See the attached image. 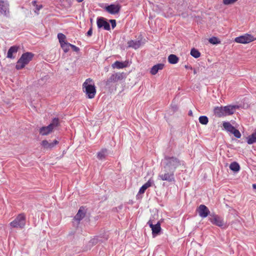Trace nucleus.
I'll use <instances>...</instances> for the list:
<instances>
[{"mask_svg":"<svg viewBox=\"0 0 256 256\" xmlns=\"http://www.w3.org/2000/svg\"><path fill=\"white\" fill-rule=\"evenodd\" d=\"M162 163L164 172H175L176 170L180 165H184V162L180 160L174 156H165Z\"/></svg>","mask_w":256,"mask_h":256,"instance_id":"1","label":"nucleus"},{"mask_svg":"<svg viewBox=\"0 0 256 256\" xmlns=\"http://www.w3.org/2000/svg\"><path fill=\"white\" fill-rule=\"evenodd\" d=\"M84 92L86 96L90 99L93 98L96 94V89L93 80L90 78L86 79L82 84Z\"/></svg>","mask_w":256,"mask_h":256,"instance_id":"2","label":"nucleus"},{"mask_svg":"<svg viewBox=\"0 0 256 256\" xmlns=\"http://www.w3.org/2000/svg\"><path fill=\"white\" fill-rule=\"evenodd\" d=\"M34 56V54L30 52L24 53L18 60L16 66V68L17 70L23 68L32 60Z\"/></svg>","mask_w":256,"mask_h":256,"instance_id":"3","label":"nucleus"},{"mask_svg":"<svg viewBox=\"0 0 256 256\" xmlns=\"http://www.w3.org/2000/svg\"><path fill=\"white\" fill-rule=\"evenodd\" d=\"M26 222L25 215L23 214H20L10 223V226L14 228H22L26 225Z\"/></svg>","mask_w":256,"mask_h":256,"instance_id":"4","label":"nucleus"},{"mask_svg":"<svg viewBox=\"0 0 256 256\" xmlns=\"http://www.w3.org/2000/svg\"><path fill=\"white\" fill-rule=\"evenodd\" d=\"M147 224L152 228V234L154 236L158 234L161 230L160 224V222H156L154 216L150 218Z\"/></svg>","mask_w":256,"mask_h":256,"instance_id":"5","label":"nucleus"},{"mask_svg":"<svg viewBox=\"0 0 256 256\" xmlns=\"http://www.w3.org/2000/svg\"><path fill=\"white\" fill-rule=\"evenodd\" d=\"M208 220L212 224L216 226L221 228H225V224L224 218L214 213L210 214Z\"/></svg>","mask_w":256,"mask_h":256,"instance_id":"6","label":"nucleus"},{"mask_svg":"<svg viewBox=\"0 0 256 256\" xmlns=\"http://www.w3.org/2000/svg\"><path fill=\"white\" fill-rule=\"evenodd\" d=\"M254 40V38L252 36L249 34H246L243 36H241L236 37L234 39V41L240 44H246L252 42Z\"/></svg>","mask_w":256,"mask_h":256,"instance_id":"7","label":"nucleus"},{"mask_svg":"<svg viewBox=\"0 0 256 256\" xmlns=\"http://www.w3.org/2000/svg\"><path fill=\"white\" fill-rule=\"evenodd\" d=\"M164 174H160L158 175V178L160 180L164 181H167L168 182H172L174 181V172L172 171H167Z\"/></svg>","mask_w":256,"mask_h":256,"instance_id":"8","label":"nucleus"},{"mask_svg":"<svg viewBox=\"0 0 256 256\" xmlns=\"http://www.w3.org/2000/svg\"><path fill=\"white\" fill-rule=\"evenodd\" d=\"M121 6L119 4H110L104 8L105 10L111 14H118L120 10Z\"/></svg>","mask_w":256,"mask_h":256,"instance_id":"9","label":"nucleus"},{"mask_svg":"<svg viewBox=\"0 0 256 256\" xmlns=\"http://www.w3.org/2000/svg\"><path fill=\"white\" fill-rule=\"evenodd\" d=\"M198 212L199 216L202 218H206L211 214L208 208L204 204H200L198 206Z\"/></svg>","mask_w":256,"mask_h":256,"instance_id":"10","label":"nucleus"},{"mask_svg":"<svg viewBox=\"0 0 256 256\" xmlns=\"http://www.w3.org/2000/svg\"><path fill=\"white\" fill-rule=\"evenodd\" d=\"M96 23L98 28H104V29L106 30H110V29L109 23L104 18H98Z\"/></svg>","mask_w":256,"mask_h":256,"instance_id":"11","label":"nucleus"},{"mask_svg":"<svg viewBox=\"0 0 256 256\" xmlns=\"http://www.w3.org/2000/svg\"><path fill=\"white\" fill-rule=\"evenodd\" d=\"M9 14V4L6 1H0V14L8 16Z\"/></svg>","mask_w":256,"mask_h":256,"instance_id":"12","label":"nucleus"},{"mask_svg":"<svg viewBox=\"0 0 256 256\" xmlns=\"http://www.w3.org/2000/svg\"><path fill=\"white\" fill-rule=\"evenodd\" d=\"M122 74L116 73L112 74L106 80V84L109 85L110 83L117 82L122 80Z\"/></svg>","mask_w":256,"mask_h":256,"instance_id":"13","label":"nucleus"},{"mask_svg":"<svg viewBox=\"0 0 256 256\" xmlns=\"http://www.w3.org/2000/svg\"><path fill=\"white\" fill-rule=\"evenodd\" d=\"M58 143V142L55 140L52 142H48L46 140H44L42 142L41 144L44 148L51 149Z\"/></svg>","mask_w":256,"mask_h":256,"instance_id":"14","label":"nucleus"},{"mask_svg":"<svg viewBox=\"0 0 256 256\" xmlns=\"http://www.w3.org/2000/svg\"><path fill=\"white\" fill-rule=\"evenodd\" d=\"M164 67V64H158L154 65L150 70V73L152 75H156L159 70H162Z\"/></svg>","mask_w":256,"mask_h":256,"instance_id":"15","label":"nucleus"},{"mask_svg":"<svg viewBox=\"0 0 256 256\" xmlns=\"http://www.w3.org/2000/svg\"><path fill=\"white\" fill-rule=\"evenodd\" d=\"M18 50V46H11L8 50L7 54V58L11 59L14 58L15 56H13L14 54H16Z\"/></svg>","mask_w":256,"mask_h":256,"instance_id":"16","label":"nucleus"},{"mask_svg":"<svg viewBox=\"0 0 256 256\" xmlns=\"http://www.w3.org/2000/svg\"><path fill=\"white\" fill-rule=\"evenodd\" d=\"M86 212L84 210V208L83 207H80L76 214L74 217V220L80 222L85 216Z\"/></svg>","mask_w":256,"mask_h":256,"instance_id":"17","label":"nucleus"},{"mask_svg":"<svg viewBox=\"0 0 256 256\" xmlns=\"http://www.w3.org/2000/svg\"><path fill=\"white\" fill-rule=\"evenodd\" d=\"M214 112L216 116L220 118L226 116L223 106H216L214 109Z\"/></svg>","mask_w":256,"mask_h":256,"instance_id":"18","label":"nucleus"},{"mask_svg":"<svg viewBox=\"0 0 256 256\" xmlns=\"http://www.w3.org/2000/svg\"><path fill=\"white\" fill-rule=\"evenodd\" d=\"M108 155V150L106 148H102L97 153V158L100 160H103Z\"/></svg>","mask_w":256,"mask_h":256,"instance_id":"19","label":"nucleus"},{"mask_svg":"<svg viewBox=\"0 0 256 256\" xmlns=\"http://www.w3.org/2000/svg\"><path fill=\"white\" fill-rule=\"evenodd\" d=\"M225 116L232 114L234 113L236 106H223Z\"/></svg>","mask_w":256,"mask_h":256,"instance_id":"20","label":"nucleus"},{"mask_svg":"<svg viewBox=\"0 0 256 256\" xmlns=\"http://www.w3.org/2000/svg\"><path fill=\"white\" fill-rule=\"evenodd\" d=\"M154 183V181L150 179L146 184H144L140 188L138 193L139 194H144L146 190L152 184Z\"/></svg>","mask_w":256,"mask_h":256,"instance_id":"21","label":"nucleus"},{"mask_svg":"<svg viewBox=\"0 0 256 256\" xmlns=\"http://www.w3.org/2000/svg\"><path fill=\"white\" fill-rule=\"evenodd\" d=\"M53 130L51 128V126H42L40 129V133L42 136L47 135L52 132Z\"/></svg>","mask_w":256,"mask_h":256,"instance_id":"22","label":"nucleus"},{"mask_svg":"<svg viewBox=\"0 0 256 256\" xmlns=\"http://www.w3.org/2000/svg\"><path fill=\"white\" fill-rule=\"evenodd\" d=\"M168 60L170 64H176L178 62L179 58L176 54H170L168 58Z\"/></svg>","mask_w":256,"mask_h":256,"instance_id":"23","label":"nucleus"},{"mask_svg":"<svg viewBox=\"0 0 256 256\" xmlns=\"http://www.w3.org/2000/svg\"><path fill=\"white\" fill-rule=\"evenodd\" d=\"M127 65L124 62L116 61L112 64V67L113 68H116L118 69L123 68L126 67Z\"/></svg>","mask_w":256,"mask_h":256,"instance_id":"24","label":"nucleus"},{"mask_svg":"<svg viewBox=\"0 0 256 256\" xmlns=\"http://www.w3.org/2000/svg\"><path fill=\"white\" fill-rule=\"evenodd\" d=\"M141 42L140 40H131L128 42V44L130 47L134 48V49L138 48L140 46Z\"/></svg>","mask_w":256,"mask_h":256,"instance_id":"25","label":"nucleus"},{"mask_svg":"<svg viewBox=\"0 0 256 256\" xmlns=\"http://www.w3.org/2000/svg\"><path fill=\"white\" fill-rule=\"evenodd\" d=\"M247 142L248 144L256 142V132H253L247 138Z\"/></svg>","mask_w":256,"mask_h":256,"instance_id":"26","label":"nucleus"},{"mask_svg":"<svg viewBox=\"0 0 256 256\" xmlns=\"http://www.w3.org/2000/svg\"><path fill=\"white\" fill-rule=\"evenodd\" d=\"M230 168L233 172H238L240 170V166L238 162H234L230 164Z\"/></svg>","mask_w":256,"mask_h":256,"instance_id":"27","label":"nucleus"},{"mask_svg":"<svg viewBox=\"0 0 256 256\" xmlns=\"http://www.w3.org/2000/svg\"><path fill=\"white\" fill-rule=\"evenodd\" d=\"M224 128L228 132H231L234 127L232 126L229 122H224L222 124Z\"/></svg>","mask_w":256,"mask_h":256,"instance_id":"28","label":"nucleus"},{"mask_svg":"<svg viewBox=\"0 0 256 256\" xmlns=\"http://www.w3.org/2000/svg\"><path fill=\"white\" fill-rule=\"evenodd\" d=\"M60 46L62 48V49L63 50L64 52L65 53H66L70 50V44L68 42H64V43L60 44Z\"/></svg>","mask_w":256,"mask_h":256,"instance_id":"29","label":"nucleus"},{"mask_svg":"<svg viewBox=\"0 0 256 256\" xmlns=\"http://www.w3.org/2000/svg\"><path fill=\"white\" fill-rule=\"evenodd\" d=\"M190 54L194 58H198L200 56V52L196 49L193 48L190 50Z\"/></svg>","mask_w":256,"mask_h":256,"instance_id":"30","label":"nucleus"},{"mask_svg":"<svg viewBox=\"0 0 256 256\" xmlns=\"http://www.w3.org/2000/svg\"><path fill=\"white\" fill-rule=\"evenodd\" d=\"M58 39L60 44L64 42H66V36L64 34L62 33H58Z\"/></svg>","mask_w":256,"mask_h":256,"instance_id":"31","label":"nucleus"},{"mask_svg":"<svg viewBox=\"0 0 256 256\" xmlns=\"http://www.w3.org/2000/svg\"><path fill=\"white\" fill-rule=\"evenodd\" d=\"M199 122L202 124H206L208 122V118L205 116H202L199 118Z\"/></svg>","mask_w":256,"mask_h":256,"instance_id":"32","label":"nucleus"},{"mask_svg":"<svg viewBox=\"0 0 256 256\" xmlns=\"http://www.w3.org/2000/svg\"><path fill=\"white\" fill-rule=\"evenodd\" d=\"M58 122L59 120L58 118H54L49 126H51V128L53 130L58 125Z\"/></svg>","mask_w":256,"mask_h":256,"instance_id":"33","label":"nucleus"},{"mask_svg":"<svg viewBox=\"0 0 256 256\" xmlns=\"http://www.w3.org/2000/svg\"><path fill=\"white\" fill-rule=\"evenodd\" d=\"M230 133L232 134L236 138H240L241 137V134L240 131L236 129L235 128L232 130L230 132Z\"/></svg>","mask_w":256,"mask_h":256,"instance_id":"34","label":"nucleus"},{"mask_svg":"<svg viewBox=\"0 0 256 256\" xmlns=\"http://www.w3.org/2000/svg\"><path fill=\"white\" fill-rule=\"evenodd\" d=\"M209 42L213 44H218L220 41L216 37H212L209 39Z\"/></svg>","mask_w":256,"mask_h":256,"instance_id":"35","label":"nucleus"},{"mask_svg":"<svg viewBox=\"0 0 256 256\" xmlns=\"http://www.w3.org/2000/svg\"><path fill=\"white\" fill-rule=\"evenodd\" d=\"M238 0H223V3L226 5L234 4Z\"/></svg>","mask_w":256,"mask_h":256,"instance_id":"36","label":"nucleus"},{"mask_svg":"<svg viewBox=\"0 0 256 256\" xmlns=\"http://www.w3.org/2000/svg\"><path fill=\"white\" fill-rule=\"evenodd\" d=\"M171 108L172 109L173 112H176L178 110V107L176 104L172 103V104H171Z\"/></svg>","mask_w":256,"mask_h":256,"instance_id":"37","label":"nucleus"},{"mask_svg":"<svg viewBox=\"0 0 256 256\" xmlns=\"http://www.w3.org/2000/svg\"><path fill=\"white\" fill-rule=\"evenodd\" d=\"M70 48L74 52H78L80 50V48L74 44H70Z\"/></svg>","mask_w":256,"mask_h":256,"instance_id":"38","label":"nucleus"},{"mask_svg":"<svg viewBox=\"0 0 256 256\" xmlns=\"http://www.w3.org/2000/svg\"><path fill=\"white\" fill-rule=\"evenodd\" d=\"M110 22L111 23L112 28H114L116 26V20H110Z\"/></svg>","mask_w":256,"mask_h":256,"instance_id":"39","label":"nucleus"},{"mask_svg":"<svg viewBox=\"0 0 256 256\" xmlns=\"http://www.w3.org/2000/svg\"><path fill=\"white\" fill-rule=\"evenodd\" d=\"M92 26H91L90 28L89 29V30H88V32H86V34L88 36L90 37L92 36Z\"/></svg>","mask_w":256,"mask_h":256,"instance_id":"40","label":"nucleus"},{"mask_svg":"<svg viewBox=\"0 0 256 256\" xmlns=\"http://www.w3.org/2000/svg\"><path fill=\"white\" fill-rule=\"evenodd\" d=\"M42 8V4L36 5V8L37 11H39Z\"/></svg>","mask_w":256,"mask_h":256,"instance_id":"41","label":"nucleus"},{"mask_svg":"<svg viewBox=\"0 0 256 256\" xmlns=\"http://www.w3.org/2000/svg\"><path fill=\"white\" fill-rule=\"evenodd\" d=\"M184 68L186 69L192 70V66L188 64L185 65Z\"/></svg>","mask_w":256,"mask_h":256,"instance_id":"42","label":"nucleus"},{"mask_svg":"<svg viewBox=\"0 0 256 256\" xmlns=\"http://www.w3.org/2000/svg\"><path fill=\"white\" fill-rule=\"evenodd\" d=\"M90 242H92V244H95L97 242V239L94 238L93 240H91Z\"/></svg>","mask_w":256,"mask_h":256,"instance_id":"43","label":"nucleus"},{"mask_svg":"<svg viewBox=\"0 0 256 256\" xmlns=\"http://www.w3.org/2000/svg\"><path fill=\"white\" fill-rule=\"evenodd\" d=\"M36 3L37 2L36 0H33L32 2V4L35 7L36 6V5H38Z\"/></svg>","mask_w":256,"mask_h":256,"instance_id":"44","label":"nucleus"},{"mask_svg":"<svg viewBox=\"0 0 256 256\" xmlns=\"http://www.w3.org/2000/svg\"><path fill=\"white\" fill-rule=\"evenodd\" d=\"M188 115H189V116H192V111L191 110H190L188 112Z\"/></svg>","mask_w":256,"mask_h":256,"instance_id":"45","label":"nucleus"},{"mask_svg":"<svg viewBox=\"0 0 256 256\" xmlns=\"http://www.w3.org/2000/svg\"><path fill=\"white\" fill-rule=\"evenodd\" d=\"M252 188L254 189H256V184H252Z\"/></svg>","mask_w":256,"mask_h":256,"instance_id":"46","label":"nucleus"},{"mask_svg":"<svg viewBox=\"0 0 256 256\" xmlns=\"http://www.w3.org/2000/svg\"><path fill=\"white\" fill-rule=\"evenodd\" d=\"M84 0H76V1L78 2H81L83 1Z\"/></svg>","mask_w":256,"mask_h":256,"instance_id":"47","label":"nucleus"},{"mask_svg":"<svg viewBox=\"0 0 256 256\" xmlns=\"http://www.w3.org/2000/svg\"><path fill=\"white\" fill-rule=\"evenodd\" d=\"M194 74H196V71L194 70Z\"/></svg>","mask_w":256,"mask_h":256,"instance_id":"48","label":"nucleus"},{"mask_svg":"<svg viewBox=\"0 0 256 256\" xmlns=\"http://www.w3.org/2000/svg\"><path fill=\"white\" fill-rule=\"evenodd\" d=\"M92 18H90V22H92Z\"/></svg>","mask_w":256,"mask_h":256,"instance_id":"49","label":"nucleus"}]
</instances>
